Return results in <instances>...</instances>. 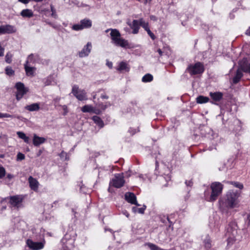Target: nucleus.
Returning a JSON list of instances; mask_svg holds the SVG:
<instances>
[{
    "label": "nucleus",
    "instance_id": "obj_1",
    "mask_svg": "<svg viewBox=\"0 0 250 250\" xmlns=\"http://www.w3.org/2000/svg\"><path fill=\"white\" fill-rule=\"evenodd\" d=\"M110 31V37L112 40V42L116 46L122 47H128L129 44L127 40H125L121 37V34L119 31L116 29H107L105 32Z\"/></svg>",
    "mask_w": 250,
    "mask_h": 250
},
{
    "label": "nucleus",
    "instance_id": "obj_2",
    "mask_svg": "<svg viewBox=\"0 0 250 250\" xmlns=\"http://www.w3.org/2000/svg\"><path fill=\"white\" fill-rule=\"evenodd\" d=\"M211 194L210 196V201H215L219 194L221 193L223 189V185L219 182H214L210 186Z\"/></svg>",
    "mask_w": 250,
    "mask_h": 250
},
{
    "label": "nucleus",
    "instance_id": "obj_3",
    "mask_svg": "<svg viewBox=\"0 0 250 250\" xmlns=\"http://www.w3.org/2000/svg\"><path fill=\"white\" fill-rule=\"evenodd\" d=\"M125 183L123 173H117L114 175V177L110 181L109 186L116 188L122 187Z\"/></svg>",
    "mask_w": 250,
    "mask_h": 250
},
{
    "label": "nucleus",
    "instance_id": "obj_4",
    "mask_svg": "<svg viewBox=\"0 0 250 250\" xmlns=\"http://www.w3.org/2000/svg\"><path fill=\"white\" fill-rule=\"evenodd\" d=\"M92 25V21L89 19L85 18L81 20L79 23L73 25L72 28L74 30L79 31L83 29L90 28Z\"/></svg>",
    "mask_w": 250,
    "mask_h": 250
},
{
    "label": "nucleus",
    "instance_id": "obj_5",
    "mask_svg": "<svg viewBox=\"0 0 250 250\" xmlns=\"http://www.w3.org/2000/svg\"><path fill=\"white\" fill-rule=\"evenodd\" d=\"M63 250H71L74 247V239L66 234L62 240Z\"/></svg>",
    "mask_w": 250,
    "mask_h": 250
},
{
    "label": "nucleus",
    "instance_id": "obj_6",
    "mask_svg": "<svg viewBox=\"0 0 250 250\" xmlns=\"http://www.w3.org/2000/svg\"><path fill=\"white\" fill-rule=\"evenodd\" d=\"M45 242L43 240L41 242H35L31 239H27L26 245L31 250H42L45 245Z\"/></svg>",
    "mask_w": 250,
    "mask_h": 250
},
{
    "label": "nucleus",
    "instance_id": "obj_7",
    "mask_svg": "<svg viewBox=\"0 0 250 250\" xmlns=\"http://www.w3.org/2000/svg\"><path fill=\"white\" fill-rule=\"evenodd\" d=\"M72 93L80 101H83L87 99L85 91L79 89L77 85H74L73 86Z\"/></svg>",
    "mask_w": 250,
    "mask_h": 250
},
{
    "label": "nucleus",
    "instance_id": "obj_8",
    "mask_svg": "<svg viewBox=\"0 0 250 250\" xmlns=\"http://www.w3.org/2000/svg\"><path fill=\"white\" fill-rule=\"evenodd\" d=\"M15 87L17 89L16 99L17 100H21L23 95L28 91V89L24 86L23 83L18 82L16 84Z\"/></svg>",
    "mask_w": 250,
    "mask_h": 250
},
{
    "label": "nucleus",
    "instance_id": "obj_9",
    "mask_svg": "<svg viewBox=\"0 0 250 250\" xmlns=\"http://www.w3.org/2000/svg\"><path fill=\"white\" fill-rule=\"evenodd\" d=\"M227 197L226 204L227 206L230 208L236 207L238 196L235 193L231 192L228 193L227 194Z\"/></svg>",
    "mask_w": 250,
    "mask_h": 250
},
{
    "label": "nucleus",
    "instance_id": "obj_10",
    "mask_svg": "<svg viewBox=\"0 0 250 250\" xmlns=\"http://www.w3.org/2000/svg\"><path fill=\"white\" fill-rule=\"evenodd\" d=\"M16 27L10 24H2L0 25V35L4 34H11L16 33Z\"/></svg>",
    "mask_w": 250,
    "mask_h": 250
},
{
    "label": "nucleus",
    "instance_id": "obj_11",
    "mask_svg": "<svg viewBox=\"0 0 250 250\" xmlns=\"http://www.w3.org/2000/svg\"><path fill=\"white\" fill-rule=\"evenodd\" d=\"M188 70L191 75H196L201 74L204 71V67L200 62H197L194 65H190Z\"/></svg>",
    "mask_w": 250,
    "mask_h": 250
},
{
    "label": "nucleus",
    "instance_id": "obj_12",
    "mask_svg": "<svg viewBox=\"0 0 250 250\" xmlns=\"http://www.w3.org/2000/svg\"><path fill=\"white\" fill-rule=\"evenodd\" d=\"M33 57L34 55L33 54H31L30 55H29L27 58V60L26 61V64H24V68L26 71V73L27 75L30 76H33L34 75V73L36 69L35 67H30L28 65V63L29 62H31Z\"/></svg>",
    "mask_w": 250,
    "mask_h": 250
},
{
    "label": "nucleus",
    "instance_id": "obj_13",
    "mask_svg": "<svg viewBox=\"0 0 250 250\" xmlns=\"http://www.w3.org/2000/svg\"><path fill=\"white\" fill-rule=\"evenodd\" d=\"M125 200L129 203L140 206V205L137 203L136 197L133 193L126 192L125 195Z\"/></svg>",
    "mask_w": 250,
    "mask_h": 250
},
{
    "label": "nucleus",
    "instance_id": "obj_14",
    "mask_svg": "<svg viewBox=\"0 0 250 250\" xmlns=\"http://www.w3.org/2000/svg\"><path fill=\"white\" fill-rule=\"evenodd\" d=\"M92 49V44L91 42H87L83 47V49L79 53L80 57L83 58L87 56L90 53Z\"/></svg>",
    "mask_w": 250,
    "mask_h": 250
},
{
    "label": "nucleus",
    "instance_id": "obj_15",
    "mask_svg": "<svg viewBox=\"0 0 250 250\" xmlns=\"http://www.w3.org/2000/svg\"><path fill=\"white\" fill-rule=\"evenodd\" d=\"M239 64L242 71L250 73V63L247 58H243L239 62Z\"/></svg>",
    "mask_w": 250,
    "mask_h": 250
},
{
    "label": "nucleus",
    "instance_id": "obj_16",
    "mask_svg": "<svg viewBox=\"0 0 250 250\" xmlns=\"http://www.w3.org/2000/svg\"><path fill=\"white\" fill-rule=\"evenodd\" d=\"M127 24L132 29V33L136 34L138 33L140 28L139 22L138 20H134L133 21L132 23H131L129 21L127 22Z\"/></svg>",
    "mask_w": 250,
    "mask_h": 250
},
{
    "label": "nucleus",
    "instance_id": "obj_17",
    "mask_svg": "<svg viewBox=\"0 0 250 250\" xmlns=\"http://www.w3.org/2000/svg\"><path fill=\"white\" fill-rule=\"evenodd\" d=\"M22 201V198L19 196H14L11 197L10 202L14 206L19 208Z\"/></svg>",
    "mask_w": 250,
    "mask_h": 250
},
{
    "label": "nucleus",
    "instance_id": "obj_18",
    "mask_svg": "<svg viewBox=\"0 0 250 250\" xmlns=\"http://www.w3.org/2000/svg\"><path fill=\"white\" fill-rule=\"evenodd\" d=\"M28 181L31 188L34 191H37L38 189L39 185V183L38 181L36 179L33 178L32 176H30L28 178Z\"/></svg>",
    "mask_w": 250,
    "mask_h": 250
},
{
    "label": "nucleus",
    "instance_id": "obj_19",
    "mask_svg": "<svg viewBox=\"0 0 250 250\" xmlns=\"http://www.w3.org/2000/svg\"><path fill=\"white\" fill-rule=\"evenodd\" d=\"M129 69L128 65L126 62H122L119 63L117 70L120 72H128Z\"/></svg>",
    "mask_w": 250,
    "mask_h": 250
},
{
    "label": "nucleus",
    "instance_id": "obj_20",
    "mask_svg": "<svg viewBox=\"0 0 250 250\" xmlns=\"http://www.w3.org/2000/svg\"><path fill=\"white\" fill-rule=\"evenodd\" d=\"M45 141V139L44 138L39 137L36 134L34 135L33 143L34 146H38L44 143Z\"/></svg>",
    "mask_w": 250,
    "mask_h": 250
},
{
    "label": "nucleus",
    "instance_id": "obj_21",
    "mask_svg": "<svg viewBox=\"0 0 250 250\" xmlns=\"http://www.w3.org/2000/svg\"><path fill=\"white\" fill-rule=\"evenodd\" d=\"M24 108L29 111H38L40 109V104L39 103H34L25 106Z\"/></svg>",
    "mask_w": 250,
    "mask_h": 250
},
{
    "label": "nucleus",
    "instance_id": "obj_22",
    "mask_svg": "<svg viewBox=\"0 0 250 250\" xmlns=\"http://www.w3.org/2000/svg\"><path fill=\"white\" fill-rule=\"evenodd\" d=\"M21 15L23 18H30L33 16V12L31 9H26L21 11Z\"/></svg>",
    "mask_w": 250,
    "mask_h": 250
},
{
    "label": "nucleus",
    "instance_id": "obj_23",
    "mask_svg": "<svg viewBox=\"0 0 250 250\" xmlns=\"http://www.w3.org/2000/svg\"><path fill=\"white\" fill-rule=\"evenodd\" d=\"M243 74L241 71L238 69L236 73L235 76L232 79V83L233 84L237 83L243 77Z\"/></svg>",
    "mask_w": 250,
    "mask_h": 250
},
{
    "label": "nucleus",
    "instance_id": "obj_24",
    "mask_svg": "<svg viewBox=\"0 0 250 250\" xmlns=\"http://www.w3.org/2000/svg\"><path fill=\"white\" fill-rule=\"evenodd\" d=\"M211 98L215 101H219L223 98V94L221 92H210L209 94Z\"/></svg>",
    "mask_w": 250,
    "mask_h": 250
},
{
    "label": "nucleus",
    "instance_id": "obj_25",
    "mask_svg": "<svg viewBox=\"0 0 250 250\" xmlns=\"http://www.w3.org/2000/svg\"><path fill=\"white\" fill-rule=\"evenodd\" d=\"M153 80V76L149 73L145 75L142 78V82L145 83L151 82Z\"/></svg>",
    "mask_w": 250,
    "mask_h": 250
},
{
    "label": "nucleus",
    "instance_id": "obj_26",
    "mask_svg": "<svg viewBox=\"0 0 250 250\" xmlns=\"http://www.w3.org/2000/svg\"><path fill=\"white\" fill-rule=\"evenodd\" d=\"M17 134L20 138L23 140L25 143L27 144L29 143L30 139L28 137L26 136L24 133L21 131H18Z\"/></svg>",
    "mask_w": 250,
    "mask_h": 250
},
{
    "label": "nucleus",
    "instance_id": "obj_27",
    "mask_svg": "<svg viewBox=\"0 0 250 250\" xmlns=\"http://www.w3.org/2000/svg\"><path fill=\"white\" fill-rule=\"evenodd\" d=\"M92 120H93L94 123L96 124L100 127H103L104 126L103 121L99 117L97 116H94L92 117Z\"/></svg>",
    "mask_w": 250,
    "mask_h": 250
},
{
    "label": "nucleus",
    "instance_id": "obj_28",
    "mask_svg": "<svg viewBox=\"0 0 250 250\" xmlns=\"http://www.w3.org/2000/svg\"><path fill=\"white\" fill-rule=\"evenodd\" d=\"M209 100V98L207 97L203 96H199L196 98V102L199 104H203L208 102Z\"/></svg>",
    "mask_w": 250,
    "mask_h": 250
},
{
    "label": "nucleus",
    "instance_id": "obj_29",
    "mask_svg": "<svg viewBox=\"0 0 250 250\" xmlns=\"http://www.w3.org/2000/svg\"><path fill=\"white\" fill-rule=\"evenodd\" d=\"M54 81V76L53 75H50L44 80V84L45 85H49L52 84Z\"/></svg>",
    "mask_w": 250,
    "mask_h": 250
},
{
    "label": "nucleus",
    "instance_id": "obj_30",
    "mask_svg": "<svg viewBox=\"0 0 250 250\" xmlns=\"http://www.w3.org/2000/svg\"><path fill=\"white\" fill-rule=\"evenodd\" d=\"M93 110V107L91 105H85L82 108V111L83 112H92Z\"/></svg>",
    "mask_w": 250,
    "mask_h": 250
},
{
    "label": "nucleus",
    "instance_id": "obj_31",
    "mask_svg": "<svg viewBox=\"0 0 250 250\" xmlns=\"http://www.w3.org/2000/svg\"><path fill=\"white\" fill-rule=\"evenodd\" d=\"M138 21L139 22V25L144 28L145 30L149 27L148 22H146L143 19H140Z\"/></svg>",
    "mask_w": 250,
    "mask_h": 250
},
{
    "label": "nucleus",
    "instance_id": "obj_32",
    "mask_svg": "<svg viewBox=\"0 0 250 250\" xmlns=\"http://www.w3.org/2000/svg\"><path fill=\"white\" fill-rule=\"evenodd\" d=\"M145 208H137V207H133L132 208V210L134 213H139L141 214H143L144 212Z\"/></svg>",
    "mask_w": 250,
    "mask_h": 250
},
{
    "label": "nucleus",
    "instance_id": "obj_33",
    "mask_svg": "<svg viewBox=\"0 0 250 250\" xmlns=\"http://www.w3.org/2000/svg\"><path fill=\"white\" fill-rule=\"evenodd\" d=\"M5 70L6 75L9 76H13L14 74V71L10 66L6 67Z\"/></svg>",
    "mask_w": 250,
    "mask_h": 250
},
{
    "label": "nucleus",
    "instance_id": "obj_34",
    "mask_svg": "<svg viewBox=\"0 0 250 250\" xmlns=\"http://www.w3.org/2000/svg\"><path fill=\"white\" fill-rule=\"evenodd\" d=\"M12 54L10 52H8L5 56V62L8 63H10L12 62Z\"/></svg>",
    "mask_w": 250,
    "mask_h": 250
},
{
    "label": "nucleus",
    "instance_id": "obj_35",
    "mask_svg": "<svg viewBox=\"0 0 250 250\" xmlns=\"http://www.w3.org/2000/svg\"><path fill=\"white\" fill-rule=\"evenodd\" d=\"M5 173L6 171L5 168L0 165V179L5 176Z\"/></svg>",
    "mask_w": 250,
    "mask_h": 250
},
{
    "label": "nucleus",
    "instance_id": "obj_36",
    "mask_svg": "<svg viewBox=\"0 0 250 250\" xmlns=\"http://www.w3.org/2000/svg\"><path fill=\"white\" fill-rule=\"evenodd\" d=\"M128 132L130 133L131 135H133L135 134L136 133L139 131V129L138 128H134L132 127H130L128 129Z\"/></svg>",
    "mask_w": 250,
    "mask_h": 250
},
{
    "label": "nucleus",
    "instance_id": "obj_37",
    "mask_svg": "<svg viewBox=\"0 0 250 250\" xmlns=\"http://www.w3.org/2000/svg\"><path fill=\"white\" fill-rule=\"evenodd\" d=\"M60 106L62 107V109L63 110L62 114L63 115H66L67 114V113L68 112L67 106L66 105H60Z\"/></svg>",
    "mask_w": 250,
    "mask_h": 250
},
{
    "label": "nucleus",
    "instance_id": "obj_38",
    "mask_svg": "<svg viewBox=\"0 0 250 250\" xmlns=\"http://www.w3.org/2000/svg\"><path fill=\"white\" fill-rule=\"evenodd\" d=\"M145 30L147 32V34L149 35V36L152 40L155 39V35L153 33L151 32L149 27L146 29Z\"/></svg>",
    "mask_w": 250,
    "mask_h": 250
},
{
    "label": "nucleus",
    "instance_id": "obj_39",
    "mask_svg": "<svg viewBox=\"0 0 250 250\" xmlns=\"http://www.w3.org/2000/svg\"><path fill=\"white\" fill-rule=\"evenodd\" d=\"M25 159V156L23 154L21 153H18L17 154V160H22Z\"/></svg>",
    "mask_w": 250,
    "mask_h": 250
},
{
    "label": "nucleus",
    "instance_id": "obj_40",
    "mask_svg": "<svg viewBox=\"0 0 250 250\" xmlns=\"http://www.w3.org/2000/svg\"><path fill=\"white\" fill-rule=\"evenodd\" d=\"M50 7H51V11L52 12L51 16L53 17H54L55 18H57V14L56 13V10H55L54 7L52 5L50 6Z\"/></svg>",
    "mask_w": 250,
    "mask_h": 250
},
{
    "label": "nucleus",
    "instance_id": "obj_41",
    "mask_svg": "<svg viewBox=\"0 0 250 250\" xmlns=\"http://www.w3.org/2000/svg\"><path fill=\"white\" fill-rule=\"evenodd\" d=\"M145 245L147 246L151 250H156V246L151 243H147Z\"/></svg>",
    "mask_w": 250,
    "mask_h": 250
},
{
    "label": "nucleus",
    "instance_id": "obj_42",
    "mask_svg": "<svg viewBox=\"0 0 250 250\" xmlns=\"http://www.w3.org/2000/svg\"><path fill=\"white\" fill-rule=\"evenodd\" d=\"M230 183L231 184L234 185L236 187L240 189H242L243 188V185L239 183L231 182H230Z\"/></svg>",
    "mask_w": 250,
    "mask_h": 250
},
{
    "label": "nucleus",
    "instance_id": "obj_43",
    "mask_svg": "<svg viewBox=\"0 0 250 250\" xmlns=\"http://www.w3.org/2000/svg\"><path fill=\"white\" fill-rule=\"evenodd\" d=\"M4 48L2 47L1 43H0V56L2 57L4 56Z\"/></svg>",
    "mask_w": 250,
    "mask_h": 250
},
{
    "label": "nucleus",
    "instance_id": "obj_44",
    "mask_svg": "<svg viewBox=\"0 0 250 250\" xmlns=\"http://www.w3.org/2000/svg\"><path fill=\"white\" fill-rule=\"evenodd\" d=\"M3 118H14V116L7 113H3Z\"/></svg>",
    "mask_w": 250,
    "mask_h": 250
},
{
    "label": "nucleus",
    "instance_id": "obj_45",
    "mask_svg": "<svg viewBox=\"0 0 250 250\" xmlns=\"http://www.w3.org/2000/svg\"><path fill=\"white\" fill-rule=\"evenodd\" d=\"M92 113H95L96 114H99L101 113V111L99 109H95L93 107V110L92 111Z\"/></svg>",
    "mask_w": 250,
    "mask_h": 250
},
{
    "label": "nucleus",
    "instance_id": "obj_46",
    "mask_svg": "<svg viewBox=\"0 0 250 250\" xmlns=\"http://www.w3.org/2000/svg\"><path fill=\"white\" fill-rule=\"evenodd\" d=\"M205 247L207 248H210L211 244H210L209 241L208 240L207 242H206V243H205Z\"/></svg>",
    "mask_w": 250,
    "mask_h": 250
},
{
    "label": "nucleus",
    "instance_id": "obj_47",
    "mask_svg": "<svg viewBox=\"0 0 250 250\" xmlns=\"http://www.w3.org/2000/svg\"><path fill=\"white\" fill-rule=\"evenodd\" d=\"M19 1L24 3V4H27L31 0H18Z\"/></svg>",
    "mask_w": 250,
    "mask_h": 250
},
{
    "label": "nucleus",
    "instance_id": "obj_48",
    "mask_svg": "<svg viewBox=\"0 0 250 250\" xmlns=\"http://www.w3.org/2000/svg\"><path fill=\"white\" fill-rule=\"evenodd\" d=\"M60 157H65V160L67 159L66 158V156H67V154L66 153L64 152H62L60 154Z\"/></svg>",
    "mask_w": 250,
    "mask_h": 250
},
{
    "label": "nucleus",
    "instance_id": "obj_49",
    "mask_svg": "<svg viewBox=\"0 0 250 250\" xmlns=\"http://www.w3.org/2000/svg\"><path fill=\"white\" fill-rule=\"evenodd\" d=\"M123 213L124 215H125L127 218L129 217V213L126 210L123 211Z\"/></svg>",
    "mask_w": 250,
    "mask_h": 250
},
{
    "label": "nucleus",
    "instance_id": "obj_50",
    "mask_svg": "<svg viewBox=\"0 0 250 250\" xmlns=\"http://www.w3.org/2000/svg\"><path fill=\"white\" fill-rule=\"evenodd\" d=\"M106 65L110 68H111L112 67V63L111 62H106Z\"/></svg>",
    "mask_w": 250,
    "mask_h": 250
},
{
    "label": "nucleus",
    "instance_id": "obj_51",
    "mask_svg": "<svg viewBox=\"0 0 250 250\" xmlns=\"http://www.w3.org/2000/svg\"><path fill=\"white\" fill-rule=\"evenodd\" d=\"M7 178L10 180L14 177V176L11 174H8L7 175Z\"/></svg>",
    "mask_w": 250,
    "mask_h": 250
},
{
    "label": "nucleus",
    "instance_id": "obj_52",
    "mask_svg": "<svg viewBox=\"0 0 250 250\" xmlns=\"http://www.w3.org/2000/svg\"><path fill=\"white\" fill-rule=\"evenodd\" d=\"M101 97L102 99H107L108 98V97L105 94L102 95Z\"/></svg>",
    "mask_w": 250,
    "mask_h": 250
},
{
    "label": "nucleus",
    "instance_id": "obj_53",
    "mask_svg": "<svg viewBox=\"0 0 250 250\" xmlns=\"http://www.w3.org/2000/svg\"><path fill=\"white\" fill-rule=\"evenodd\" d=\"M247 220H248V225H250V215H248L247 216Z\"/></svg>",
    "mask_w": 250,
    "mask_h": 250
},
{
    "label": "nucleus",
    "instance_id": "obj_54",
    "mask_svg": "<svg viewBox=\"0 0 250 250\" xmlns=\"http://www.w3.org/2000/svg\"><path fill=\"white\" fill-rule=\"evenodd\" d=\"M157 51L158 52V53L160 56L162 55L163 52L160 49H159L158 50H157Z\"/></svg>",
    "mask_w": 250,
    "mask_h": 250
},
{
    "label": "nucleus",
    "instance_id": "obj_55",
    "mask_svg": "<svg viewBox=\"0 0 250 250\" xmlns=\"http://www.w3.org/2000/svg\"><path fill=\"white\" fill-rule=\"evenodd\" d=\"M42 150H40L37 154V156H40L41 155V154L42 153Z\"/></svg>",
    "mask_w": 250,
    "mask_h": 250
},
{
    "label": "nucleus",
    "instance_id": "obj_56",
    "mask_svg": "<svg viewBox=\"0 0 250 250\" xmlns=\"http://www.w3.org/2000/svg\"><path fill=\"white\" fill-rule=\"evenodd\" d=\"M60 98H59V97H57V98H55V99L54 100V101L56 103H57V102H59V101H60Z\"/></svg>",
    "mask_w": 250,
    "mask_h": 250
},
{
    "label": "nucleus",
    "instance_id": "obj_57",
    "mask_svg": "<svg viewBox=\"0 0 250 250\" xmlns=\"http://www.w3.org/2000/svg\"><path fill=\"white\" fill-rule=\"evenodd\" d=\"M3 113L0 112V118H3Z\"/></svg>",
    "mask_w": 250,
    "mask_h": 250
},
{
    "label": "nucleus",
    "instance_id": "obj_58",
    "mask_svg": "<svg viewBox=\"0 0 250 250\" xmlns=\"http://www.w3.org/2000/svg\"><path fill=\"white\" fill-rule=\"evenodd\" d=\"M186 183L187 184V185L189 186L190 184L191 183L190 182H189V183L188 184L187 182H186Z\"/></svg>",
    "mask_w": 250,
    "mask_h": 250
},
{
    "label": "nucleus",
    "instance_id": "obj_59",
    "mask_svg": "<svg viewBox=\"0 0 250 250\" xmlns=\"http://www.w3.org/2000/svg\"><path fill=\"white\" fill-rule=\"evenodd\" d=\"M249 30H250V31H249L248 34L250 36V28Z\"/></svg>",
    "mask_w": 250,
    "mask_h": 250
},
{
    "label": "nucleus",
    "instance_id": "obj_60",
    "mask_svg": "<svg viewBox=\"0 0 250 250\" xmlns=\"http://www.w3.org/2000/svg\"><path fill=\"white\" fill-rule=\"evenodd\" d=\"M157 250H159V249L157 247Z\"/></svg>",
    "mask_w": 250,
    "mask_h": 250
}]
</instances>
